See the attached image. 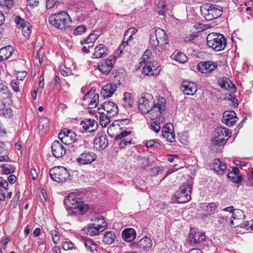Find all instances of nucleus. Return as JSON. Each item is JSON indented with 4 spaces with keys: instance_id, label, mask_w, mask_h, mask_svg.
Segmentation results:
<instances>
[{
    "instance_id": "1",
    "label": "nucleus",
    "mask_w": 253,
    "mask_h": 253,
    "mask_svg": "<svg viewBox=\"0 0 253 253\" xmlns=\"http://www.w3.org/2000/svg\"><path fill=\"white\" fill-rule=\"evenodd\" d=\"M138 108L142 114H148L151 120H154L165 112L166 101L163 97H159L155 100L151 94L143 93L138 98Z\"/></svg>"
},
{
    "instance_id": "2",
    "label": "nucleus",
    "mask_w": 253,
    "mask_h": 253,
    "mask_svg": "<svg viewBox=\"0 0 253 253\" xmlns=\"http://www.w3.org/2000/svg\"><path fill=\"white\" fill-rule=\"evenodd\" d=\"M64 203L68 214L71 216L82 215L87 212L88 206L83 204L80 195L71 193L64 200Z\"/></svg>"
},
{
    "instance_id": "3",
    "label": "nucleus",
    "mask_w": 253,
    "mask_h": 253,
    "mask_svg": "<svg viewBox=\"0 0 253 253\" xmlns=\"http://www.w3.org/2000/svg\"><path fill=\"white\" fill-rule=\"evenodd\" d=\"M231 131L222 126L216 127L212 135L211 147L212 150L218 151L219 147L224 146L227 140L225 137L231 136Z\"/></svg>"
},
{
    "instance_id": "4",
    "label": "nucleus",
    "mask_w": 253,
    "mask_h": 253,
    "mask_svg": "<svg viewBox=\"0 0 253 253\" xmlns=\"http://www.w3.org/2000/svg\"><path fill=\"white\" fill-rule=\"evenodd\" d=\"M48 21L54 28L61 30H65L69 28L72 22L70 16L65 11L50 15Z\"/></svg>"
},
{
    "instance_id": "5",
    "label": "nucleus",
    "mask_w": 253,
    "mask_h": 253,
    "mask_svg": "<svg viewBox=\"0 0 253 253\" xmlns=\"http://www.w3.org/2000/svg\"><path fill=\"white\" fill-rule=\"evenodd\" d=\"M149 42L153 50H156L158 47L168 43V37L162 29H152L150 35Z\"/></svg>"
},
{
    "instance_id": "6",
    "label": "nucleus",
    "mask_w": 253,
    "mask_h": 253,
    "mask_svg": "<svg viewBox=\"0 0 253 253\" xmlns=\"http://www.w3.org/2000/svg\"><path fill=\"white\" fill-rule=\"evenodd\" d=\"M94 223L88 224L86 229V234L91 236H96L103 231L107 227V223L102 216L96 217Z\"/></svg>"
},
{
    "instance_id": "7",
    "label": "nucleus",
    "mask_w": 253,
    "mask_h": 253,
    "mask_svg": "<svg viewBox=\"0 0 253 253\" xmlns=\"http://www.w3.org/2000/svg\"><path fill=\"white\" fill-rule=\"evenodd\" d=\"M49 175L53 181L63 182L66 181L69 177L70 174L66 168L62 166H58L50 169Z\"/></svg>"
},
{
    "instance_id": "8",
    "label": "nucleus",
    "mask_w": 253,
    "mask_h": 253,
    "mask_svg": "<svg viewBox=\"0 0 253 253\" xmlns=\"http://www.w3.org/2000/svg\"><path fill=\"white\" fill-rule=\"evenodd\" d=\"M76 136L77 135L75 132L67 128L61 130L58 134V138L60 139L62 143L66 144L73 143L71 148V149L73 148L72 150L73 151H76L74 147H76L77 148L78 146L77 143L75 144L78 140Z\"/></svg>"
},
{
    "instance_id": "9",
    "label": "nucleus",
    "mask_w": 253,
    "mask_h": 253,
    "mask_svg": "<svg viewBox=\"0 0 253 253\" xmlns=\"http://www.w3.org/2000/svg\"><path fill=\"white\" fill-rule=\"evenodd\" d=\"M16 26L21 29L23 35L27 38H29L31 34L32 26L30 23L25 21L20 16H17L15 18Z\"/></svg>"
},
{
    "instance_id": "10",
    "label": "nucleus",
    "mask_w": 253,
    "mask_h": 253,
    "mask_svg": "<svg viewBox=\"0 0 253 253\" xmlns=\"http://www.w3.org/2000/svg\"><path fill=\"white\" fill-rule=\"evenodd\" d=\"M96 159V155L93 152L86 151L81 153L76 159L77 163L81 165H88L93 162Z\"/></svg>"
},
{
    "instance_id": "11",
    "label": "nucleus",
    "mask_w": 253,
    "mask_h": 253,
    "mask_svg": "<svg viewBox=\"0 0 253 253\" xmlns=\"http://www.w3.org/2000/svg\"><path fill=\"white\" fill-rule=\"evenodd\" d=\"M142 72L148 76H155L159 74L161 69L157 62H146L143 64Z\"/></svg>"
},
{
    "instance_id": "12",
    "label": "nucleus",
    "mask_w": 253,
    "mask_h": 253,
    "mask_svg": "<svg viewBox=\"0 0 253 253\" xmlns=\"http://www.w3.org/2000/svg\"><path fill=\"white\" fill-rule=\"evenodd\" d=\"M209 169L213 170L217 175H222L227 168L226 164L221 162L219 159H215L209 165Z\"/></svg>"
},
{
    "instance_id": "13",
    "label": "nucleus",
    "mask_w": 253,
    "mask_h": 253,
    "mask_svg": "<svg viewBox=\"0 0 253 253\" xmlns=\"http://www.w3.org/2000/svg\"><path fill=\"white\" fill-rule=\"evenodd\" d=\"M206 237L204 232H200L195 229H191L187 241L191 244H198L204 242Z\"/></svg>"
},
{
    "instance_id": "14",
    "label": "nucleus",
    "mask_w": 253,
    "mask_h": 253,
    "mask_svg": "<svg viewBox=\"0 0 253 253\" xmlns=\"http://www.w3.org/2000/svg\"><path fill=\"white\" fill-rule=\"evenodd\" d=\"M51 151L53 156L56 158H59L66 154V149L59 141L55 140L52 143Z\"/></svg>"
},
{
    "instance_id": "15",
    "label": "nucleus",
    "mask_w": 253,
    "mask_h": 253,
    "mask_svg": "<svg viewBox=\"0 0 253 253\" xmlns=\"http://www.w3.org/2000/svg\"><path fill=\"white\" fill-rule=\"evenodd\" d=\"M101 107L106 112V114L112 117L119 113L117 106L113 102H105L101 105Z\"/></svg>"
},
{
    "instance_id": "16",
    "label": "nucleus",
    "mask_w": 253,
    "mask_h": 253,
    "mask_svg": "<svg viewBox=\"0 0 253 253\" xmlns=\"http://www.w3.org/2000/svg\"><path fill=\"white\" fill-rule=\"evenodd\" d=\"M219 85L223 89L228 90L231 93L236 91V88L234 84L227 78H220L218 81Z\"/></svg>"
},
{
    "instance_id": "17",
    "label": "nucleus",
    "mask_w": 253,
    "mask_h": 253,
    "mask_svg": "<svg viewBox=\"0 0 253 253\" xmlns=\"http://www.w3.org/2000/svg\"><path fill=\"white\" fill-rule=\"evenodd\" d=\"M238 118L233 111H226L224 112L222 122L229 126H233L237 121Z\"/></svg>"
},
{
    "instance_id": "18",
    "label": "nucleus",
    "mask_w": 253,
    "mask_h": 253,
    "mask_svg": "<svg viewBox=\"0 0 253 253\" xmlns=\"http://www.w3.org/2000/svg\"><path fill=\"white\" fill-rule=\"evenodd\" d=\"M80 126L85 131L93 132L97 128V123L94 119H85L81 122Z\"/></svg>"
},
{
    "instance_id": "19",
    "label": "nucleus",
    "mask_w": 253,
    "mask_h": 253,
    "mask_svg": "<svg viewBox=\"0 0 253 253\" xmlns=\"http://www.w3.org/2000/svg\"><path fill=\"white\" fill-rule=\"evenodd\" d=\"M181 90L186 95H193L196 91L197 88L196 84L194 83L188 81H183L182 83Z\"/></svg>"
},
{
    "instance_id": "20",
    "label": "nucleus",
    "mask_w": 253,
    "mask_h": 253,
    "mask_svg": "<svg viewBox=\"0 0 253 253\" xmlns=\"http://www.w3.org/2000/svg\"><path fill=\"white\" fill-rule=\"evenodd\" d=\"M108 143L107 137L105 134L97 136L94 139V147L97 150H103L106 147Z\"/></svg>"
},
{
    "instance_id": "21",
    "label": "nucleus",
    "mask_w": 253,
    "mask_h": 253,
    "mask_svg": "<svg viewBox=\"0 0 253 253\" xmlns=\"http://www.w3.org/2000/svg\"><path fill=\"white\" fill-rule=\"evenodd\" d=\"M108 52L109 50L105 45L99 44L94 48L92 58L94 59L103 58L108 54Z\"/></svg>"
},
{
    "instance_id": "22",
    "label": "nucleus",
    "mask_w": 253,
    "mask_h": 253,
    "mask_svg": "<svg viewBox=\"0 0 253 253\" xmlns=\"http://www.w3.org/2000/svg\"><path fill=\"white\" fill-rule=\"evenodd\" d=\"M115 62L114 59L107 58L104 62L99 64L97 68L101 73L108 74L113 68Z\"/></svg>"
},
{
    "instance_id": "23",
    "label": "nucleus",
    "mask_w": 253,
    "mask_h": 253,
    "mask_svg": "<svg viewBox=\"0 0 253 253\" xmlns=\"http://www.w3.org/2000/svg\"><path fill=\"white\" fill-rule=\"evenodd\" d=\"M117 88L115 84H108L102 87L100 93L104 98H108L113 94Z\"/></svg>"
},
{
    "instance_id": "24",
    "label": "nucleus",
    "mask_w": 253,
    "mask_h": 253,
    "mask_svg": "<svg viewBox=\"0 0 253 253\" xmlns=\"http://www.w3.org/2000/svg\"><path fill=\"white\" fill-rule=\"evenodd\" d=\"M131 133L130 131L124 130L122 131L120 134L116 136L115 140L116 141H119L121 140L119 143V146L121 148H124L128 144H131L130 140H128L127 139L124 138L126 136L128 135Z\"/></svg>"
},
{
    "instance_id": "25",
    "label": "nucleus",
    "mask_w": 253,
    "mask_h": 253,
    "mask_svg": "<svg viewBox=\"0 0 253 253\" xmlns=\"http://www.w3.org/2000/svg\"><path fill=\"white\" fill-rule=\"evenodd\" d=\"M214 44L212 45V43L211 44L208 43V46L210 48H211L213 50L215 51H220L224 49L225 47L227 44V39L224 36L222 39H220L217 41L215 42Z\"/></svg>"
},
{
    "instance_id": "26",
    "label": "nucleus",
    "mask_w": 253,
    "mask_h": 253,
    "mask_svg": "<svg viewBox=\"0 0 253 253\" xmlns=\"http://www.w3.org/2000/svg\"><path fill=\"white\" fill-rule=\"evenodd\" d=\"M152 246V242L151 239L148 237H144L139 242L134 244V246L139 249H146L150 248Z\"/></svg>"
},
{
    "instance_id": "27",
    "label": "nucleus",
    "mask_w": 253,
    "mask_h": 253,
    "mask_svg": "<svg viewBox=\"0 0 253 253\" xmlns=\"http://www.w3.org/2000/svg\"><path fill=\"white\" fill-rule=\"evenodd\" d=\"M136 235V232L133 228H126L122 232L123 239L127 242L133 241Z\"/></svg>"
},
{
    "instance_id": "28",
    "label": "nucleus",
    "mask_w": 253,
    "mask_h": 253,
    "mask_svg": "<svg viewBox=\"0 0 253 253\" xmlns=\"http://www.w3.org/2000/svg\"><path fill=\"white\" fill-rule=\"evenodd\" d=\"M100 110V107L97 108L98 113L99 114V123L102 127H106L107 125L110 123V118L112 117L101 112Z\"/></svg>"
},
{
    "instance_id": "29",
    "label": "nucleus",
    "mask_w": 253,
    "mask_h": 253,
    "mask_svg": "<svg viewBox=\"0 0 253 253\" xmlns=\"http://www.w3.org/2000/svg\"><path fill=\"white\" fill-rule=\"evenodd\" d=\"M14 49L12 46H6L0 49V54L1 59L6 60L9 58L13 53Z\"/></svg>"
},
{
    "instance_id": "30",
    "label": "nucleus",
    "mask_w": 253,
    "mask_h": 253,
    "mask_svg": "<svg viewBox=\"0 0 253 253\" xmlns=\"http://www.w3.org/2000/svg\"><path fill=\"white\" fill-rule=\"evenodd\" d=\"M224 36L222 34L217 33H211L207 36V45L208 46V43L210 45L212 43V45L214 44L215 42L217 41L220 39H222Z\"/></svg>"
},
{
    "instance_id": "31",
    "label": "nucleus",
    "mask_w": 253,
    "mask_h": 253,
    "mask_svg": "<svg viewBox=\"0 0 253 253\" xmlns=\"http://www.w3.org/2000/svg\"><path fill=\"white\" fill-rule=\"evenodd\" d=\"M98 38V35L95 34H91L86 39L82 41L81 42V43L82 45H87V47H92L93 45L94 42Z\"/></svg>"
},
{
    "instance_id": "32",
    "label": "nucleus",
    "mask_w": 253,
    "mask_h": 253,
    "mask_svg": "<svg viewBox=\"0 0 253 253\" xmlns=\"http://www.w3.org/2000/svg\"><path fill=\"white\" fill-rule=\"evenodd\" d=\"M84 244L86 250L91 253L98 252L97 245L91 239H86L84 241Z\"/></svg>"
},
{
    "instance_id": "33",
    "label": "nucleus",
    "mask_w": 253,
    "mask_h": 253,
    "mask_svg": "<svg viewBox=\"0 0 253 253\" xmlns=\"http://www.w3.org/2000/svg\"><path fill=\"white\" fill-rule=\"evenodd\" d=\"M133 103L132 94L129 92H125L124 94V106L126 108H130Z\"/></svg>"
},
{
    "instance_id": "34",
    "label": "nucleus",
    "mask_w": 253,
    "mask_h": 253,
    "mask_svg": "<svg viewBox=\"0 0 253 253\" xmlns=\"http://www.w3.org/2000/svg\"><path fill=\"white\" fill-rule=\"evenodd\" d=\"M172 59L179 63H184L187 61V56L183 53L175 51L170 56Z\"/></svg>"
},
{
    "instance_id": "35",
    "label": "nucleus",
    "mask_w": 253,
    "mask_h": 253,
    "mask_svg": "<svg viewBox=\"0 0 253 253\" xmlns=\"http://www.w3.org/2000/svg\"><path fill=\"white\" fill-rule=\"evenodd\" d=\"M116 238V235L113 231L106 232L103 238V242L107 245H111L113 243Z\"/></svg>"
},
{
    "instance_id": "36",
    "label": "nucleus",
    "mask_w": 253,
    "mask_h": 253,
    "mask_svg": "<svg viewBox=\"0 0 253 253\" xmlns=\"http://www.w3.org/2000/svg\"><path fill=\"white\" fill-rule=\"evenodd\" d=\"M164 118L162 117V115L160 118H157L155 121L153 122L151 124V128L155 132H158L160 130V123H163Z\"/></svg>"
},
{
    "instance_id": "37",
    "label": "nucleus",
    "mask_w": 253,
    "mask_h": 253,
    "mask_svg": "<svg viewBox=\"0 0 253 253\" xmlns=\"http://www.w3.org/2000/svg\"><path fill=\"white\" fill-rule=\"evenodd\" d=\"M177 201L180 203H185L188 202L191 199V195L190 194L182 193H177L176 196Z\"/></svg>"
},
{
    "instance_id": "38",
    "label": "nucleus",
    "mask_w": 253,
    "mask_h": 253,
    "mask_svg": "<svg viewBox=\"0 0 253 253\" xmlns=\"http://www.w3.org/2000/svg\"><path fill=\"white\" fill-rule=\"evenodd\" d=\"M99 102V94L95 93L88 104V109H92L95 108ZM88 111L90 114L93 113L92 110H89Z\"/></svg>"
},
{
    "instance_id": "39",
    "label": "nucleus",
    "mask_w": 253,
    "mask_h": 253,
    "mask_svg": "<svg viewBox=\"0 0 253 253\" xmlns=\"http://www.w3.org/2000/svg\"><path fill=\"white\" fill-rule=\"evenodd\" d=\"M137 31V29L134 27L128 29L126 32L124 36V39H126L127 41L132 39V36Z\"/></svg>"
},
{
    "instance_id": "40",
    "label": "nucleus",
    "mask_w": 253,
    "mask_h": 253,
    "mask_svg": "<svg viewBox=\"0 0 253 253\" xmlns=\"http://www.w3.org/2000/svg\"><path fill=\"white\" fill-rule=\"evenodd\" d=\"M192 189V185L189 183H185L183 185H182L179 191L177 192V193H182L185 194L186 193L188 194H191Z\"/></svg>"
},
{
    "instance_id": "41",
    "label": "nucleus",
    "mask_w": 253,
    "mask_h": 253,
    "mask_svg": "<svg viewBox=\"0 0 253 253\" xmlns=\"http://www.w3.org/2000/svg\"><path fill=\"white\" fill-rule=\"evenodd\" d=\"M217 63L213 61H207V76L217 68Z\"/></svg>"
},
{
    "instance_id": "42",
    "label": "nucleus",
    "mask_w": 253,
    "mask_h": 253,
    "mask_svg": "<svg viewBox=\"0 0 253 253\" xmlns=\"http://www.w3.org/2000/svg\"><path fill=\"white\" fill-rule=\"evenodd\" d=\"M167 6L164 1H160L157 5V11L160 15H165L167 11Z\"/></svg>"
},
{
    "instance_id": "43",
    "label": "nucleus",
    "mask_w": 253,
    "mask_h": 253,
    "mask_svg": "<svg viewBox=\"0 0 253 253\" xmlns=\"http://www.w3.org/2000/svg\"><path fill=\"white\" fill-rule=\"evenodd\" d=\"M49 124V121L46 117H42L39 120L38 127L40 130L44 129L46 128Z\"/></svg>"
},
{
    "instance_id": "44",
    "label": "nucleus",
    "mask_w": 253,
    "mask_h": 253,
    "mask_svg": "<svg viewBox=\"0 0 253 253\" xmlns=\"http://www.w3.org/2000/svg\"><path fill=\"white\" fill-rule=\"evenodd\" d=\"M221 10L219 9L218 10H212L210 13V15H207V21L211 20L213 19L217 18L221 15Z\"/></svg>"
},
{
    "instance_id": "45",
    "label": "nucleus",
    "mask_w": 253,
    "mask_h": 253,
    "mask_svg": "<svg viewBox=\"0 0 253 253\" xmlns=\"http://www.w3.org/2000/svg\"><path fill=\"white\" fill-rule=\"evenodd\" d=\"M0 5L7 9H10L13 7V0H0Z\"/></svg>"
},
{
    "instance_id": "46",
    "label": "nucleus",
    "mask_w": 253,
    "mask_h": 253,
    "mask_svg": "<svg viewBox=\"0 0 253 253\" xmlns=\"http://www.w3.org/2000/svg\"><path fill=\"white\" fill-rule=\"evenodd\" d=\"M163 136L166 139L167 141L169 142H173L175 141V134L174 131L162 133Z\"/></svg>"
},
{
    "instance_id": "47",
    "label": "nucleus",
    "mask_w": 253,
    "mask_h": 253,
    "mask_svg": "<svg viewBox=\"0 0 253 253\" xmlns=\"http://www.w3.org/2000/svg\"><path fill=\"white\" fill-rule=\"evenodd\" d=\"M217 207V205L214 203H211L208 206H207V211L208 212L207 213V215L208 214L211 215L214 213Z\"/></svg>"
},
{
    "instance_id": "48",
    "label": "nucleus",
    "mask_w": 253,
    "mask_h": 253,
    "mask_svg": "<svg viewBox=\"0 0 253 253\" xmlns=\"http://www.w3.org/2000/svg\"><path fill=\"white\" fill-rule=\"evenodd\" d=\"M151 51L149 50H146L144 52V53L141 58L142 61H140V65L141 66H142L143 64H145L146 62H149V56L151 54Z\"/></svg>"
},
{
    "instance_id": "49",
    "label": "nucleus",
    "mask_w": 253,
    "mask_h": 253,
    "mask_svg": "<svg viewBox=\"0 0 253 253\" xmlns=\"http://www.w3.org/2000/svg\"><path fill=\"white\" fill-rule=\"evenodd\" d=\"M86 27L84 25H82L76 27L73 31V34L75 35H80L86 31Z\"/></svg>"
},
{
    "instance_id": "50",
    "label": "nucleus",
    "mask_w": 253,
    "mask_h": 253,
    "mask_svg": "<svg viewBox=\"0 0 253 253\" xmlns=\"http://www.w3.org/2000/svg\"><path fill=\"white\" fill-rule=\"evenodd\" d=\"M51 235L52 238V241L55 244H57L59 242L60 236L59 233L56 230L51 231Z\"/></svg>"
},
{
    "instance_id": "51",
    "label": "nucleus",
    "mask_w": 253,
    "mask_h": 253,
    "mask_svg": "<svg viewBox=\"0 0 253 253\" xmlns=\"http://www.w3.org/2000/svg\"><path fill=\"white\" fill-rule=\"evenodd\" d=\"M146 146L147 147H154L156 148H159L160 144L158 141L152 139L146 142Z\"/></svg>"
},
{
    "instance_id": "52",
    "label": "nucleus",
    "mask_w": 253,
    "mask_h": 253,
    "mask_svg": "<svg viewBox=\"0 0 253 253\" xmlns=\"http://www.w3.org/2000/svg\"><path fill=\"white\" fill-rule=\"evenodd\" d=\"M163 169L161 167H154L150 169V173L153 176H156L161 173H162Z\"/></svg>"
},
{
    "instance_id": "53",
    "label": "nucleus",
    "mask_w": 253,
    "mask_h": 253,
    "mask_svg": "<svg viewBox=\"0 0 253 253\" xmlns=\"http://www.w3.org/2000/svg\"><path fill=\"white\" fill-rule=\"evenodd\" d=\"M197 69L198 72L201 73H206V61H202L198 63Z\"/></svg>"
},
{
    "instance_id": "54",
    "label": "nucleus",
    "mask_w": 253,
    "mask_h": 253,
    "mask_svg": "<svg viewBox=\"0 0 253 253\" xmlns=\"http://www.w3.org/2000/svg\"><path fill=\"white\" fill-rule=\"evenodd\" d=\"M173 131V126L171 124H167L162 127V133Z\"/></svg>"
},
{
    "instance_id": "55",
    "label": "nucleus",
    "mask_w": 253,
    "mask_h": 253,
    "mask_svg": "<svg viewBox=\"0 0 253 253\" xmlns=\"http://www.w3.org/2000/svg\"><path fill=\"white\" fill-rule=\"evenodd\" d=\"M238 215L241 216L243 215V211L239 209H235L234 211L232 213V218L236 219L238 218Z\"/></svg>"
},
{
    "instance_id": "56",
    "label": "nucleus",
    "mask_w": 253,
    "mask_h": 253,
    "mask_svg": "<svg viewBox=\"0 0 253 253\" xmlns=\"http://www.w3.org/2000/svg\"><path fill=\"white\" fill-rule=\"evenodd\" d=\"M62 248L65 251L71 250L74 248V245L71 242H66L63 243Z\"/></svg>"
},
{
    "instance_id": "57",
    "label": "nucleus",
    "mask_w": 253,
    "mask_h": 253,
    "mask_svg": "<svg viewBox=\"0 0 253 253\" xmlns=\"http://www.w3.org/2000/svg\"><path fill=\"white\" fill-rule=\"evenodd\" d=\"M2 173L5 174H9L13 172L14 169L12 167L9 168L5 167L4 165H1Z\"/></svg>"
},
{
    "instance_id": "58",
    "label": "nucleus",
    "mask_w": 253,
    "mask_h": 253,
    "mask_svg": "<svg viewBox=\"0 0 253 253\" xmlns=\"http://www.w3.org/2000/svg\"><path fill=\"white\" fill-rule=\"evenodd\" d=\"M218 222L221 224H225L228 222V217L221 214L218 217Z\"/></svg>"
},
{
    "instance_id": "59",
    "label": "nucleus",
    "mask_w": 253,
    "mask_h": 253,
    "mask_svg": "<svg viewBox=\"0 0 253 253\" xmlns=\"http://www.w3.org/2000/svg\"><path fill=\"white\" fill-rule=\"evenodd\" d=\"M57 1L54 0H47L46 7L48 9H51L54 7Z\"/></svg>"
},
{
    "instance_id": "60",
    "label": "nucleus",
    "mask_w": 253,
    "mask_h": 253,
    "mask_svg": "<svg viewBox=\"0 0 253 253\" xmlns=\"http://www.w3.org/2000/svg\"><path fill=\"white\" fill-rule=\"evenodd\" d=\"M219 6H217L216 4H210L208 8L207 9V11L208 12V13H207V15H210V13L211 12V11L218 10L219 9Z\"/></svg>"
},
{
    "instance_id": "61",
    "label": "nucleus",
    "mask_w": 253,
    "mask_h": 253,
    "mask_svg": "<svg viewBox=\"0 0 253 253\" xmlns=\"http://www.w3.org/2000/svg\"><path fill=\"white\" fill-rule=\"evenodd\" d=\"M11 86L15 91L18 92L19 91V84L18 82L14 80L11 81Z\"/></svg>"
},
{
    "instance_id": "62",
    "label": "nucleus",
    "mask_w": 253,
    "mask_h": 253,
    "mask_svg": "<svg viewBox=\"0 0 253 253\" xmlns=\"http://www.w3.org/2000/svg\"><path fill=\"white\" fill-rule=\"evenodd\" d=\"M27 73L26 72H19L17 75V79L20 81H23L26 77Z\"/></svg>"
},
{
    "instance_id": "63",
    "label": "nucleus",
    "mask_w": 253,
    "mask_h": 253,
    "mask_svg": "<svg viewBox=\"0 0 253 253\" xmlns=\"http://www.w3.org/2000/svg\"><path fill=\"white\" fill-rule=\"evenodd\" d=\"M2 111L3 115L5 117H9L12 115V110L10 109H4Z\"/></svg>"
},
{
    "instance_id": "64",
    "label": "nucleus",
    "mask_w": 253,
    "mask_h": 253,
    "mask_svg": "<svg viewBox=\"0 0 253 253\" xmlns=\"http://www.w3.org/2000/svg\"><path fill=\"white\" fill-rule=\"evenodd\" d=\"M194 27L196 29H198L199 31H203L206 30V25L200 23H196Z\"/></svg>"
}]
</instances>
